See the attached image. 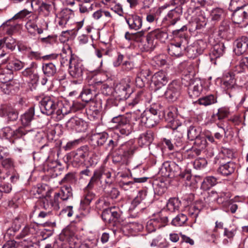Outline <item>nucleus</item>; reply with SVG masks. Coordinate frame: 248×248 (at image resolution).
Here are the masks:
<instances>
[{"instance_id":"e2e57ef3","label":"nucleus","mask_w":248,"mask_h":248,"mask_svg":"<svg viewBox=\"0 0 248 248\" xmlns=\"http://www.w3.org/2000/svg\"><path fill=\"white\" fill-rule=\"evenodd\" d=\"M186 152L187 153V157L190 159L193 158L199 155L201 152L200 149H198L197 148L194 146L190 149H187Z\"/></svg>"},{"instance_id":"774afa93","label":"nucleus","mask_w":248,"mask_h":248,"mask_svg":"<svg viewBox=\"0 0 248 248\" xmlns=\"http://www.w3.org/2000/svg\"><path fill=\"white\" fill-rule=\"evenodd\" d=\"M52 9V4L45 2H42L39 7V12H46V14H48Z\"/></svg>"},{"instance_id":"052dcab7","label":"nucleus","mask_w":248,"mask_h":248,"mask_svg":"<svg viewBox=\"0 0 248 248\" xmlns=\"http://www.w3.org/2000/svg\"><path fill=\"white\" fill-rule=\"evenodd\" d=\"M100 172L99 171H95L93 175L91 178L90 182L87 186L86 189H91L93 187L94 183H95L98 179L100 178Z\"/></svg>"},{"instance_id":"473e14b6","label":"nucleus","mask_w":248,"mask_h":248,"mask_svg":"<svg viewBox=\"0 0 248 248\" xmlns=\"http://www.w3.org/2000/svg\"><path fill=\"white\" fill-rule=\"evenodd\" d=\"M225 16V11L223 9L218 7L213 9L210 12L211 20L215 22L223 19Z\"/></svg>"},{"instance_id":"9d476101","label":"nucleus","mask_w":248,"mask_h":248,"mask_svg":"<svg viewBox=\"0 0 248 248\" xmlns=\"http://www.w3.org/2000/svg\"><path fill=\"white\" fill-rule=\"evenodd\" d=\"M232 19L236 24H240L248 19V4L237 7L232 14Z\"/></svg>"},{"instance_id":"c85d7f7f","label":"nucleus","mask_w":248,"mask_h":248,"mask_svg":"<svg viewBox=\"0 0 248 248\" xmlns=\"http://www.w3.org/2000/svg\"><path fill=\"white\" fill-rule=\"evenodd\" d=\"M31 10H30L27 9H24L21 11H20L19 12H18L17 14H16L13 17V19H23L25 18H26L27 20L28 19H31V17H32L33 16H37V14L34 13L32 11L33 9V5L32 3H31Z\"/></svg>"},{"instance_id":"e433bc0d","label":"nucleus","mask_w":248,"mask_h":248,"mask_svg":"<svg viewBox=\"0 0 248 248\" xmlns=\"http://www.w3.org/2000/svg\"><path fill=\"white\" fill-rule=\"evenodd\" d=\"M25 66V63L18 59H15L10 62L7 67L13 72L21 70Z\"/></svg>"},{"instance_id":"c756f323","label":"nucleus","mask_w":248,"mask_h":248,"mask_svg":"<svg viewBox=\"0 0 248 248\" xmlns=\"http://www.w3.org/2000/svg\"><path fill=\"white\" fill-rule=\"evenodd\" d=\"M235 165L232 162L220 165L218 169V172L224 176H228L232 174L235 170Z\"/></svg>"},{"instance_id":"412c9836","label":"nucleus","mask_w":248,"mask_h":248,"mask_svg":"<svg viewBox=\"0 0 248 248\" xmlns=\"http://www.w3.org/2000/svg\"><path fill=\"white\" fill-rule=\"evenodd\" d=\"M154 139V133L148 130L140 135L138 138V143L140 146H148L153 142Z\"/></svg>"},{"instance_id":"4d7b16f0","label":"nucleus","mask_w":248,"mask_h":248,"mask_svg":"<svg viewBox=\"0 0 248 248\" xmlns=\"http://www.w3.org/2000/svg\"><path fill=\"white\" fill-rule=\"evenodd\" d=\"M109 136H111L112 138L109 140L108 145L111 149H113L117 145L119 136L117 133L113 132H110L109 134Z\"/></svg>"},{"instance_id":"338daca9","label":"nucleus","mask_w":248,"mask_h":248,"mask_svg":"<svg viewBox=\"0 0 248 248\" xmlns=\"http://www.w3.org/2000/svg\"><path fill=\"white\" fill-rule=\"evenodd\" d=\"M7 117L8 121H15L18 118V113L13 109H9L7 112Z\"/></svg>"},{"instance_id":"72a5a7b5","label":"nucleus","mask_w":248,"mask_h":248,"mask_svg":"<svg viewBox=\"0 0 248 248\" xmlns=\"http://www.w3.org/2000/svg\"><path fill=\"white\" fill-rule=\"evenodd\" d=\"M109 137V134L103 132L94 134L92 137V140H95L98 146H102Z\"/></svg>"},{"instance_id":"c9c22d12","label":"nucleus","mask_w":248,"mask_h":248,"mask_svg":"<svg viewBox=\"0 0 248 248\" xmlns=\"http://www.w3.org/2000/svg\"><path fill=\"white\" fill-rule=\"evenodd\" d=\"M36 65L35 62H31L30 67L26 68L22 72L23 76L29 77L34 83L38 80L39 76L37 74H33L32 67Z\"/></svg>"},{"instance_id":"6e6d98bb","label":"nucleus","mask_w":248,"mask_h":248,"mask_svg":"<svg viewBox=\"0 0 248 248\" xmlns=\"http://www.w3.org/2000/svg\"><path fill=\"white\" fill-rule=\"evenodd\" d=\"M195 140L194 147L197 148L198 149H200L201 152L206 147L207 141L206 139L204 137H200Z\"/></svg>"},{"instance_id":"39448f33","label":"nucleus","mask_w":248,"mask_h":248,"mask_svg":"<svg viewBox=\"0 0 248 248\" xmlns=\"http://www.w3.org/2000/svg\"><path fill=\"white\" fill-rule=\"evenodd\" d=\"M32 131L31 129H26L25 127L22 126H20L15 130L7 126L2 128L0 131V135L6 139L12 140L30 134Z\"/></svg>"},{"instance_id":"1a4fd4ad","label":"nucleus","mask_w":248,"mask_h":248,"mask_svg":"<svg viewBox=\"0 0 248 248\" xmlns=\"http://www.w3.org/2000/svg\"><path fill=\"white\" fill-rule=\"evenodd\" d=\"M165 115V118L168 122V126L174 130L181 125V124L176 119L177 117V109L175 107L169 108Z\"/></svg>"},{"instance_id":"a878e982","label":"nucleus","mask_w":248,"mask_h":248,"mask_svg":"<svg viewBox=\"0 0 248 248\" xmlns=\"http://www.w3.org/2000/svg\"><path fill=\"white\" fill-rule=\"evenodd\" d=\"M41 205L44 209L48 210L50 212L52 209L58 210L60 208L59 201L55 200L54 198L53 200H52L49 197H46L42 199Z\"/></svg>"},{"instance_id":"f8f14e48","label":"nucleus","mask_w":248,"mask_h":248,"mask_svg":"<svg viewBox=\"0 0 248 248\" xmlns=\"http://www.w3.org/2000/svg\"><path fill=\"white\" fill-rule=\"evenodd\" d=\"M78 57L75 54L72 53L71 49L68 47L67 49H63L62 52L60 54V62L62 66H69L73 63V61Z\"/></svg>"},{"instance_id":"ea45409f","label":"nucleus","mask_w":248,"mask_h":248,"mask_svg":"<svg viewBox=\"0 0 248 248\" xmlns=\"http://www.w3.org/2000/svg\"><path fill=\"white\" fill-rule=\"evenodd\" d=\"M155 40H158L161 42H165L168 38V33L160 29H155L150 32Z\"/></svg>"},{"instance_id":"b1692460","label":"nucleus","mask_w":248,"mask_h":248,"mask_svg":"<svg viewBox=\"0 0 248 248\" xmlns=\"http://www.w3.org/2000/svg\"><path fill=\"white\" fill-rule=\"evenodd\" d=\"M235 83L234 75L231 72L225 73L222 79V86L226 90L232 89Z\"/></svg>"},{"instance_id":"49530a36","label":"nucleus","mask_w":248,"mask_h":248,"mask_svg":"<svg viewBox=\"0 0 248 248\" xmlns=\"http://www.w3.org/2000/svg\"><path fill=\"white\" fill-rule=\"evenodd\" d=\"M199 103L205 106L214 104L217 102V98L213 95H209L200 98Z\"/></svg>"},{"instance_id":"20e7f679","label":"nucleus","mask_w":248,"mask_h":248,"mask_svg":"<svg viewBox=\"0 0 248 248\" xmlns=\"http://www.w3.org/2000/svg\"><path fill=\"white\" fill-rule=\"evenodd\" d=\"M112 122L116 124V130L123 136H128L132 131V126L129 119L124 115H119L112 118Z\"/></svg>"},{"instance_id":"ddd939ff","label":"nucleus","mask_w":248,"mask_h":248,"mask_svg":"<svg viewBox=\"0 0 248 248\" xmlns=\"http://www.w3.org/2000/svg\"><path fill=\"white\" fill-rule=\"evenodd\" d=\"M202 82L198 78L191 80L188 87V94L191 98L198 97L202 91Z\"/></svg>"},{"instance_id":"a19ab883","label":"nucleus","mask_w":248,"mask_h":248,"mask_svg":"<svg viewBox=\"0 0 248 248\" xmlns=\"http://www.w3.org/2000/svg\"><path fill=\"white\" fill-rule=\"evenodd\" d=\"M181 204L180 201L175 198H170L166 204L168 210L174 212L178 210Z\"/></svg>"},{"instance_id":"79ce46f5","label":"nucleus","mask_w":248,"mask_h":248,"mask_svg":"<svg viewBox=\"0 0 248 248\" xmlns=\"http://www.w3.org/2000/svg\"><path fill=\"white\" fill-rule=\"evenodd\" d=\"M42 69L44 74L47 77H51L56 73V68L52 63H46L43 65Z\"/></svg>"},{"instance_id":"bb28decb","label":"nucleus","mask_w":248,"mask_h":248,"mask_svg":"<svg viewBox=\"0 0 248 248\" xmlns=\"http://www.w3.org/2000/svg\"><path fill=\"white\" fill-rule=\"evenodd\" d=\"M73 193L70 186H64L62 187L61 190L58 193H56L54 195V200L59 201V198H60L62 201H67L68 199L72 197Z\"/></svg>"},{"instance_id":"f257e3e1","label":"nucleus","mask_w":248,"mask_h":248,"mask_svg":"<svg viewBox=\"0 0 248 248\" xmlns=\"http://www.w3.org/2000/svg\"><path fill=\"white\" fill-rule=\"evenodd\" d=\"M41 112L47 115H56L57 121L62 120L67 112L64 107L59 106L58 102L53 97L46 96L40 102Z\"/></svg>"},{"instance_id":"c03bdc74","label":"nucleus","mask_w":248,"mask_h":248,"mask_svg":"<svg viewBox=\"0 0 248 248\" xmlns=\"http://www.w3.org/2000/svg\"><path fill=\"white\" fill-rule=\"evenodd\" d=\"M217 182V179L215 177L207 176L204 178L202 186L203 189L207 190L216 185Z\"/></svg>"},{"instance_id":"a211bd4d","label":"nucleus","mask_w":248,"mask_h":248,"mask_svg":"<svg viewBox=\"0 0 248 248\" xmlns=\"http://www.w3.org/2000/svg\"><path fill=\"white\" fill-rule=\"evenodd\" d=\"M125 19L130 29L138 30L142 26L141 18L136 15H129L125 16Z\"/></svg>"},{"instance_id":"4468645a","label":"nucleus","mask_w":248,"mask_h":248,"mask_svg":"<svg viewBox=\"0 0 248 248\" xmlns=\"http://www.w3.org/2000/svg\"><path fill=\"white\" fill-rule=\"evenodd\" d=\"M182 13V7H176L170 10L164 18V21H168L169 26L174 25L180 19Z\"/></svg>"},{"instance_id":"2eb2a0df","label":"nucleus","mask_w":248,"mask_h":248,"mask_svg":"<svg viewBox=\"0 0 248 248\" xmlns=\"http://www.w3.org/2000/svg\"><path fill=\"white\" fill-rule=\"evenodd\" d=\"M131 82L129 78L124 79L116 86V90L120 96L127 97L132 92Z\"/></svg>"},{"instance_id":"4be33fe9","label":"nucleus","mask_w":248,"mask_h":248,"mask_svg":"<svg viewBox=\"0 0 248 248\" xmlns=\"http://www.w3.org/2000/svg\"><path fill=\"white\" fill-rule=\"evenodd\" d=\"M34 115V109L33 108L31 107L23 114L21 115L20 120L22 125L21 126L25 127L26 129H29L28 126L30 125L31 121L33 119Z\"/></svg>"},{"instance_id":"37998d69","label":"nucleus","mask_w":248,"mask_h":248,"mask_svg":"<svg viewBox=\"0 0 248 248\" xmlns=\"http://www.w3.org/2000/svg\"><path fill=\"white\" fill-rule=\"evenodd\" d=\"M90 189L85 188V195L83 200L81 201V204L85 206L89 205L91 202L95 198V195L90 191Z\"/></svg>"},{"instance_id":"de8ad7c7","label":"nucleus","mask_w":248,"mask_h":248,"mask_svg":"<svg viewBox=\"0 0 248 248\" xmlns=\"http://www.w3.org/2000/svg\"><path fill=\"white\" fill-rule=\"evenodd\" d=\"M200 209L198 206V203H196L194 205H190L188 210L189 217L193 219V221L196 222V218L197 217Z\"/></svg>"},{"instance_id":"69168bd1","label":"nucleus","mask_w":248,"mask_h":248,"mask_svg":"<svg viewBox=\"0 0 248 248\" xmlns=\"http://www.w3.org/2000/svg\"><path fill=\"white\" fill-rule=\"evenodd\" d=\"M102 219L106 222H110L112 220V217L111 214V208L105 209L103 210L102 213Z\"/></svg>"},{"instance_id":"603ef678","label":"nucleus","mask_w":248,"mask_h":248,"mask_svg":"<svg viewBox=\"0 0 248 248\" xmlns=\"http://www.w3.org/2000/svg\"><path fill=\"white\" fill-rule=\"evenodd\" d=\"M35 231L33 227L31 226H26L22 230L21 233L16 235V239H22L27 236L32 234Z\"/></svg>"},{"instance_id":"6ab92c4d","label":"nucleus","mask_w":248,"mask_h":248,"mask_svg":"<svg viewBox=\"0 0 248 248\" xmlns=\"http://www.w3.org/2000/svg\"><path fill=\"white\" fill-rule=\"evenodd\" d=\"M235 47L234 49L235 53L241 55L244 53L248 48V38L243 36L237 39L235 42Z\"/></svg>"},{"instance_id":"13d9d810","label":"nucleus","mask_w":248,"mask_h":248,"mask_svg":"<svg viewBox=\"0 0 248 248\" xmlns=\"http://www.w3.org/2000/svg\"><path fill=\"white\" fill-rule=\"evenodd\" d=\"M207 164V162L205 158H199L194 161L193 165L196 169H202L204 168Z\"/></svg>"},{"instance_id":"7ed1b4c3","label":"nucleus","mask_w":248,"mask_h":248,"mask_svg":"<svg viewBox=\"0 0 248 248\" xmlns=\"http://www.w3.org/2000/svg\"><path fill=\"white\" fill-rule=\"evenodd\" d=\"M140 122L148 128L155 126L159 122L157 110L154 108L146 109L140 115Z\"/></svg>"},{"instance_id":"aec40b11","label":"nucleus","mask_w":248,"mask_h":248,"mask_svg":"<svg viewBox=\"0 0 248 248\" xmlns=\"http://www.w3.org/2000/svg\"><path fill=\"white\" fill-rule=\"evenodd\" d=\"M152 81L157 88H161L168 82L167 75L165 72L160 71L154 74L152 77Z\"/></svg>"},{"instance_id":"dca6fc26","label":"nucleus","mask_w":248,"mask_h":248,"mask_svg":"<svg viewBox=\"0 0 248 248\" xmlns=\"http://www.w3.org/2000/svg\"><path fill=\"white\" fill-rule=\"evenodd\" d=\"M73 15V11L69 9H63L59 14L58 17V25L61 28L66 27L69 19Z\"/></svg>"},{"instance_id":"0eeeda50","label":"nucleus","mask_w":248,"mask_h":248,"mask_svg":"<svg viewBox=\"0 0 248 248\" xmlns=\"http://www.w3.org/2000/svg\"><path fill=\"white\" fill-rule=\"evenodd\" d=\"M31 18V19H28L25 24V27L28 32L33 36H35L36 33L38 34L43 33L44 29L37 24L39 18L38 15L33 16Z\"/></svg>"},{"instance_id":"864d4df0","label":"nucleus","mask_w":248,"mask_h":248,"mask_svg":"<svg viewBox=\"0 0 248 248\" xmlns=\"http://www.w3.org/2000/svg\"><path fill=\"white\" fill-rule=\"evenodd\" d=\"M105 191L107 195L112 199H116L119 195L118 190L116 188L111 187L109 186L105 188Z\"/></svg>"},{"instance_id":"58836bf2","label":"nucleus","mask_w":248,"mask_h":248,"mask_svg":"<svg viewBox=\"0 0 248 248\" xmlns=\"http://www.w3.org/2000/svg\"><path fill=\"white\" fill-rule=\"evenodd\" d=\"M201 133L200 127L191 126L187 130V137L189 140H193L200 137Z\"/></svg>"},{"instance_id":"9b49d317","label":"nucleus","mask_w":248,"mask_h":248,"mask_svg":"<svg viewBox=\"0 0 248 248\" xmlns=\"http://www.w3.org/2000/svg\"><path fill=\"white\" fill-rule=\"evenodd\" d=\"M89 147L84 145L78 148L73 153V162L76 165L82 164L89 155Z\"/></svg>"},{"instance_id":"5701e85b","label":"nucleus","mask_w":248,"mask_h":248,"mask_svg":"<svg viewBox=\"0 0 248 248\" xmlns=\"http://www.w3.org/2000/svg\"><path fill=\"white\" fill-rule=\"evenodd\" d=\"M178 169V165L174 162L167 161L163 164L161 171L165 176L170 177L172 175H174L175 174H173L174 171Z\"/></svg>"},{"instance_id":"3c124183","label":"nucleus","mask_w":248,"mask_h":248,"mask_svg":"<svg viewBox=\"0 0 248 248\" xmlns=\"http://www.w3.org/2000/svg\"><path fill=\"white\" fill-rule=\"evenodd\" d=\"M3 38L4 45L5 46L6 48L11 50L15 49L16 46V42L15 39L11 36L4 37Z\"/></svg>"},{"instance_id":"bf43d9fd","label":"nucleus","mask_w":248,"mask_h":248,"mask_svg":"<svg viewBox=\"0 0 248 248\" xmlns=\"http://www.w3.org/2000/svg\"><path fill=\"white\" fill-rule=\"evenodd\" d=\"M229 114V109L228 108L222 107L218 109L217 113L216 115L217 117L218 120H222L227 117Z\"/></svg>"},{"instance_id":"f704fd0d","label":"nucleus","mask_w":248,"mask_h":248,"mask_svg":"<svg viewBox=\"0 0 248 248\" xmlns=\"http://www.w3.org/2000/svg\"><path fill=\"white\" fill-rule=\"evenodd\" d=\"M156 45V42L150 32L146 36L145 42H143V48L145 51H149L153 49Z\"/></svg>"},{"instance_id":"2f4dec72","label":"nucleus","mask_w":248,"mask_h":248,"mask_svg":"<svg viewBox=\"0 0 248 248\" xmlns=\"http://www.w3.org/2000/svg\"><path fill=\"white\" fill-rule=\"evenodd\" d=\"M41 55V53L39 51H34L32 50H29L27 53V57L29 59L31 60L34 59L36 60H40L41 58H43L44 60L55 59L58 56V55L54 54L44 56H42Z\"/></svg>"},{"instance_id":"423d86ee","label":"nucleus","mask_w":248,"mask_h":248,"mask_svg":"<svg viewBox=\"0 0 248 248\" xmlns=\"http://www.w3.org/2000/svg\"><path fill=\"white\" fill-rule=\"evenodd\" d=\"M181 86L180 83L173 81L170 83L165 93L166 97L171 101L176 100L180 94Z\"/></svg>"},{"instance_id":"0e129e2a","label":"nucleus","mask_w":248,"mask_h":248,"mask_svg":"<svg viewBox=\"0 0 248 248\" xmlns=\"http://www.w3.org/2000/svg\"><path fill=\"white\" fill-rule=\"evenodd\" d=\"M76 181V178L74 173L69 172L66 174L62 180V183H74Z\"/></svg>"},{"instance_id":"a18cd8bd","label":"nucleus","mask_w":248,"mask_h":248,"mask_svg":"<svg viewBox=\"0 0 248 248\" xmlns=\"http://www.w3.org/2000/svg\"><path fill=\"white\" fill-rule=\"evenodd\" d=\"M187 219L188 218L186 215L180 214L178 215L172 219L171 223L173 225L175 226H181L184 225Z\"/></svg>"},{"instance_id":"393cba45","label":"nucleus","mask_w":248,"mask_h":248,"mask_svg":"<svg viewBox=\"0 0 248 248\" xmlns=\"http://www.w3.org/2000/svg\"><path fill=\"white\" fill-rule=\"evenodd\" d=\"M13 77V72L7 67L0 71V81L4 83L2 87L3 90L7 88L9 85L8 81L11 80Z\"/></svg>"},{"instance_id":"7c9ffc66","label":"nucleus","mask_w":248,"mask_h":248,"mask_svg":"<svg viewBox=\"0 0 248 248\" xmlns=\"http://www.w3.org/2000/svg\"><path fill=\"white\" fill-rule=\"evenodd\" d=\"M124 155L126 158L131 157L137 150V146L132 141H130L122 146Z\"/></svg>"},{"instance_id":"f3484780","label":"nucleus","mask_w":248,"mask_h":248,"mask_svg":"<svg viewBox=\"0 0 248 248\" xmlns=\"http://www.w3.org/2000/svg\"><path fill=\"white\" fill-rule=\"evenodd\" d=\"M209 197L213 198L219 204H222L223 206H226V204L230 201L231 198L229 192H220L212 191L209 194Z\"/></svg>"},{"instance_id":"680f3d73","label":"nucleus","mask_w":248,"mask_h":248,"mask_svg":"<svg viewBox=\"0 0 248 248\" xmlns=\"http://www.w3.org/2000/svg\"><path fill=\"white\" fill-rule=\"evenodd\" d=\"M82 100L85 102H88L93 98L90 89H84L80 94Z\"/></svg>"},{"instance_id":"f03ea898","label":"nucleus","mask_w":248,"mask_h":248,"mask_svg":"<svg viewBox=\"0 0 248 248\" xmlns=\"http://www.w3.org/2000/svg\"><path fill=\"white\" fill-rule=\"evenodd\" d=\"M187 28L185 26H183L179 29L172 31V34L175 36L174 40H172L168 46V51L169 54L172 56L180 57L181 56L185 49L186 46L184 42H186V38L184 37L181 39L179 38L178 34L180 33V36L182 35V32L186 31Z\"/></svg>"},{"instance_id":"5fc2aeb1","label":"nucleus","mask_w":248,"mask_h":248,"mask_svg":"<svg viewBox=\"0 0 248 248\" xmlns=\"http://www.w3.org/2000/svg\"><path fill=\"white\" fill-rule=\"evenodd\" d=\"M225 47L223 44H217L214 46L212 51V55L215 58H219L224 53Z\"/></svg>"},{"instance_id":"cd10ccee","label":"nucleus","mask_w":248,"mask_h":248,"mask_svg":"<svg viewBox=\"0 0 248 248\" xmlns=\"http://www.w3.org/2000/svg\"><path fill=\"white\" fill-rule=\"evenodd\" d=\"M85 123L78 117L71 118L67 123V126L75 129L78 132L84 130L83 126Z\"/></svg>"},{"instance_id":"6e6552de","label":"nucleus","mask_w":248,"mask_h":248,"mask_svg":"<svg viewBox=\"0 0 248 248\" xmlns=\"http://www.w3.org/2000/svg\"><path fill=\"white\" fill-rule=\"evenodd\" d=\"M84 68L82 61L78 57L69 67V73L74 78L80 79L82 78Z\"/></svg>"},{"instance_id":"4c0bfd02","label":"nucleus","mask_w":248,"mask_h":248,"mask_svg":"<svg viewBox=\"0 0 248 248\" xmlns=\"http://www.w3.org/2000/svg\"><path fill=\"white\" fill-rule=\"evenodd\" d=\"M206 47V43L202 40H198L194 45L189 48V50L196 51L195 56L202 54Z\"/></svg>"},{"instance_id":"09e8293b","label":"nucleus","mask_w":248,"mask_h":248,"mask_svg":"<svg viewBox=\"0 0 248 248\" xmlns=\"http://www.w3.org/2000/svg\"><path fill=\"white\" fill-rule=\"evenodd\" d=\"M93 4L91 0L79 4V12L81 14H87L93 10Z\"/></svg>"},{"instance_id":"8fccbe9b","label":"nucleus","mask_w":248,"mask_h":248,"mask_svg":"<svg viewBox=\"0 0 248 248\" xmlns=\"http://www.w3.org/2000/svg\"><path fill=\"white\" fill-rule=\"evenodd\" d=\"M154 222H155L156 227L158 229L165 227L168 222V218L166 216H158L154 218H153Z\"/></svg>"}]
</instances>
